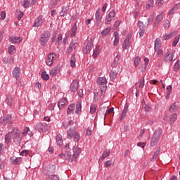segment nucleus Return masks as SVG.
<instances>
[{
  "label": "nucleus",
  "instance_id": "obj_3",
  "mask_svg": "<svg viewBox=\"0 0 180 180\" xmlns=\"http://www.w3.org/2000/svg\"><path fill=\"white\" fill-rule=\"evenodd\" d=\"M72 137H74L75 141H79L81 139L79 134L77 132L75 128L70 129L67 131V139L71 140Z\"/></svg>",
  "mask_w": 180,
  "mask_h": 180
},
{
  "label": "nucleus",
  "instance_id": "obj_61",
  "mask_svg": "<svg viewBox=\"0 0 180 180\" xmlns=\"http://www.w3.org/2000/svg\"><path fill=\"white\" fill-rule=\"evenodd\" d=\"M22 5H23L24 8H27V6H29V5H30V1H29V0H24V3Z\"/></svg>",
  "mask_w": 180,
  "mask_h": 180
},
{
  "label": "nucleus",
  "instance_id": "obj_26",
  "mask_svg": "<svg viewBox=\"0 0 180 180\" xmlns=\"http://www.w3.org/2000/svg\"><path fill=\"white\" fill-rule=\"evenodd\" d=\"M161 48V39L160 38H157L155 40V50H158V49Z\"/></svg>",
  "mask_w": 180,
  "mask_h": 180
},
{
  "label": "nucleus",
  "instance_id": "obj_50",
  "mask_svg": "<svg viewBox=\"0 0 180 180\" xmlns=\"http://www.w3.org/2000/svg\"><path fill=\"white\" fill-rule=\"evenodd\" d=\"M61 0H51V6H56V5H58V4H60V1Z\"/></svg>",
  "mask_w": 180,
  "mask_h": 180
},
{
  "label": "nucleus",
  "instance_id": "obj_56",
  "mask_svg": "<svg viewBox=\"0 0 180 180\" xmlns=\"http://www.w3.org/2000/svg\"><path fill=\"white\" fill-rule=\"evenodd\" d=\"M60 41H63V35L60 34L56 41V44H58V45H60Z\"/></svg>",
  "mask_w": 180,
  "mask_h": 180
},
{
  "label": "nucleus",
  "instance_id": "obj_31",
  "mask_svg": "<svg viewBox=\"0 0 180 180\" xmlns=\"http://www.w3.org/2000/svg\"><path fill=\"white\" fill-rule=\"evenodd\" d=\"M56 140L58 146H63V139L60 134L56 136Z\"/></svg>",
  "mask_w": 180,
  "mask_h": 180
},
{
  "label": "nucleus",
  "instance_id": "obj_25",
  "mask_svg": "<svg viewBox=\"0 0 180 180\" xmlns=\"http://www.w3.org/2000/svg\"><path fill=\"white\" fill-rule=\"evenodd\" d=\"M43 23V20H41V18L38 17L36 21L34 22L33 26L35 27H39L41 26V25Z\"/></svg>",
  "mask_w": 180,
  "mask_h": 180
},
{
  "label": "nucleus",
  "instance_id": "obj_53",
  "mask_svg": "<svg viewBox=\"0 0 180 180\" xmlns=\"http://www.w3.org/2000/svg\"><path fill=\"white\" fill-rule=\"evenodd\" d=\"M8 53H10V54L15 53V46L11 45L8 47Z\"/></svg>",
  "mask_w": 180,
  "mask_h": 180
},
{
  "label": "nucleus",
  "instance_id": "obj_6",
  "mask_svg": "<svg viewBox=\"0 0 180 180\" xmlns=\"http://www.w3.org/2000/svg\"><path fill=\"white\" fill-rule=\"evenodd\" d=\"M119 72H120V67H118V68L112 69L110 71V79H111V81H115V79H116V77H117V74H119Z\"/></svg>",
  "mask_w": 180,
  "mask_h": 180
},
{
  "label": "nucleus",
  "instance_id": "obj_9",
  "mask_svg": "<svg viewBox=\"0 0 180 180\" xmlns=\"http://www.w3.org/2000/svg\"><path fill=\"white\" fill-rule=\"evenodd\" d=\"M56 57V53L53 52L48 55L47 59L46 60V65H53V60Z\"/></svg>",
  "mask_w": 180,
  "mask_h": 180
},
{
  "label": "nucleus",
  "instance_id": "obj_16",
  "mask_svg": "<svg viewBox=\"0 0 180 180\" xmlns=\"http://www.w3.org/2000/svg\"><path fill=\"white\" fill-rule=\"evenodd\" d=\"M176 35V32H171L169 34H165L162 36V40H169V39H172V37H174V36Z\"/></svg>",
  "mask_w": 180,
  "mask_h": 180
},
{
  "label": "nucleus",
  "instance_id": "obj_39",
  "mask_svg": "<svg viewBox=\"0 0 180 180\" xmlns=\"http://www.w3.org/2000/svg\"><path fill=\"white\" fill-rule=\"evenodd\" d=\"M154 6V0H148L146 4V9H150V8H153Z\"/></svg>",
  "mask_w": 180,
  "mask_h": 180
},
{
  "label": "nucleus",
  "instance_id": "obj_20",
  "mask_svg": "<svg viewBox=\"0 0 180 180\" xmlns=\"http://www.w3.org/2000/svg\"><path fill=\"white\" fill-rule=\"evenodd\" d=\"M69 8L67 6H63L62 10L60 11V16H67Z\"/></svg>",
  "mask_w": 180,
  "mask_h": 180
},
{
  "label": "nucleus",
  "instance_id": "obj_49",
  "mask_svg": "<svg viewBox=\"0 0 180 180\" xmlns=\"http://www.w3.org/2000/svg\"><path fill=\"white\" fill-rule=\"evenodd\" d=\"M174 71L178 72L179 68H180V64H179V60H177L176 63L174 64L173 66Z\"/></svg>",
  "mask_w": 180,
  "mask_h": 180
},
{
  "label": "nucleus",
  "instance_id": "obj_41",
  "mask_svg": "<svg viewBox=\"0 0 180 180\" xmlns=\"http://www.w3.org/2000/svg\"><path fill=\"white\" fill-rule=\"evenodd\" d=\"M49 41L48 39H46L44 37H43L42 36H41L40 39H39V43L41 44V46H44L45 44H46V43Z\"/></svg>",
  "mask_w": 180,
  "mask_h": 180
},
{
  "label": "nucleus",
  "instance_id": "obj_22",
  "mask_svg": "<svg viewBox=\"0 0 180 180\" xmlns=\"http://www.w3.org/2000/svg\"><path fill=\"white\" fill-rule=\"evenodd\" d=\"M130 48V41L129 39H125L123 44H122V49L123 50H127Z\"/></svg>",
  "mask_w": 180,
  "mask_h": 180
},
{
  "label": "nucleus",
  "instance_id": "obj_38",
  "mask_svg": "<svg viewBox=\"0 0 180 180\" xmlns=\"http://www.w3.org/2000/svg\"><path fill=\"white\" fill-rule=\"evenodd\" d=\"M75 34H77V23H75V25L72 27L70 37H74V36H75Z\"/></svg>",
  "mask_w": 180,
  "mask_h": 180
},
{
  "label": "nucleus",
  "instance_id": "obj_2",
  "mask_svg": "<svg viewBox=\"0 0 180 180\" xmlns=\"http://www.w3.org/2000/svg\"><path fill=\"white\" fill-rule=\"evenodd\" d=\"M162 134V129H158L154 132L150 140L151 147H155V146L158 144V141H160V137H161Z\"/></svg>",
  "mask_w": 180,
  "mask_h": 180
},
{
  "label": "nucleus",
  "instance_id": "obj_29",
  "mask_svg": "<svg viewBox=\"0 0 180 180\" xmlns=\"http://www.w3.org/2000/svg\"><path fill=\"white\" fill-rule=\"evenodd\" d=\"M75 109V104L74 103L70 104L68 108V111H67L68 115H71V112H72Z\"/></svg>",
  "mask_w": 180,
  "mask_h": 180
},
{
  "label": "nucleus",
  "instance_id": "obj_33",
  "mask_svg": "<svg viewBox=\"0 0 180 180\" xmlns=\"http://www.w3.org/2000/svg\"><path fill=\"white\" fill-rule=\"evenodd\" d=\"M169 110L171 112H175V110H178V105H176V103H174L170 105Z\"/></svg>",
  "mask_w": 180,
  "mask_h": 180
},
{
  "label": "nucleus",
  "instance_id": "obj_11",
  "mask_svg": "<svg viewBox=\"0 0 180 180\" xmlns=\"http://www.w3.org/2000/svg\"><path fill=\"white\" fill-rule=\"evenodd\" d=\"M68 105V100L67 98H63L59 100V102L58 103V106L59 109H63L64 106Z\"/></svg>",
  "mask_w": 180,
  "mask_h": 180
},
{
  "label": "nucleus",
  "instance_id": "obj_24",
  "mask_svg": "<svg viewBox=\"0 0 180 180\" xmlns=\"http://www.w3.org/2000/svg\"><path fill=\"white\" fill-rule=\"evenodd\" d=\"M113 36L115 37L113 45L117 46L119 44V40H120L119 34L117 33V32H115L113 33Z\"/></svg>",
  "mask_w": 180,
  "mask_h": 180
},
{
  "label": "nucleus",
  "instance_id": "obj_40",
  "mask_svg": "<svg viewBox=\"0 0 180 180\" xmlns=\"http://www.w3.org/2000/svg\"><path fill=\"white\" fill-rule=\"evenodd\" d=\"M41 78L44 79V81H49L50 76L46 72H43L41 73Z\"/></svg>",
  "mask_w": 180,
  "mask_h": 180
},
{
  "label": "nucleus",
  "instance_id": "obj_27",
  "mask_svg": "<svg viewBox=\"0 0 180 180\" xmlns=\"http://www.w3.org/2000/svg\"><path fill=\"white\" fill-rule=\"evenodd\" d=\"M177 117H178V115L176 114H175V113L172 114L169 117L170 124H174V123H175V120H176Z\"/></svg>",
  "mask_w": 180,
  "mask_h": 180
},
{
  "label": "nucleus",
  "instance_id": "obj_28",
  "mask_svg": "<svg viewBox=\"0 0 180 180\" xmlns=\"http://www.w3.org/2000/svg\"><path fill=\"white\" fill-rule=\"evenodd\" d=\"M77 60L75 59V54H73L70 58V67L74 68L75 67V63Z\"/></svg>",
  "mask_w": 180,
  "mask_h": 180
},
{
  "label": "nucleus",
  "instance_id": "obj_60",
  "mask_svg": "<svg viewBox=\"0 0 180 180\" xmlns=\"http://www.w3.org/2000/svg\"><path fill=\"white\" fill-rule=\"evenodd\" d=\"M156 4L158 6H162L164 5V0H156Z\"/></svg>",
  "mask_w": 180,
  "mask_h": 180
},
{
  "label": "nucleus",
  "instance_id": "obj_57",
  "mask_svg": "<svg viewBox=\"0 0 180 180\" xmlns=\"http://www.w3.org/2000/svg\"><path fill=\"white\" fill-rule=\"evenodd\" d=\"M138 25L140 27V30H145L144 23L141 21H138Z\"/></svg>",
  "mask_w": 180,
  "mask_h": 180
},
{
  "label": "nucleus",
  "instance_id": "obj_62",
  "mask_svg": "<svg viewBox=\"0 0 180 180\" xmlns=\"http://www.w3.org/2000/svg\"><path fill=\"white\" fill-rule=\"evenodd\" d=\"M111 165H112V160H108L105 163V166L106 167V168H109V167H110Z\"/></svg>",
  "mask_w": 180,
  "mask_h": 180
},
{
  "label": "nucleus",
  "instance_id": "obj_42",
  "mask_svg": "<svg viewBox=\"0 0 180 180\" xmlns=\"http://www.w3.org/2000/svg\"><path fill=\"white\" fill-rule=\"evenodd\" d=\"M179 38H180V35H177L176 37H174V40L172 43L173 47H176V45L178 44V43L179 41Z\"/></svg>",
  "mask_w": 180,
  "mask_h": 180
},
{
  "label": "nucleus",
  "instance_id": "obj_43",
  "mask_svg": "<svg viewBox=\"0 0 180 180\" xmlns=\"http://www.w3.org/2000/svg\"><path fill=\"white\" fill-rule=\"evenodd\" d=\"M122 22L120 20H117L115 23H114V25H113V30H115V32H117V28L119 27V26H120V23Z\"/></svg>",
  "mask_w": 180,
  "mask_h": 180
},
{
  "label": "nucleus",
  "instance_id": "obj_32",
  "mask_svg": "<svg viewBox=\"0 0 180 180\" xmlns=\"http://www.w3.org/2000/svg\"><path fill=\"white\" fill-rule=\"evenodd\" d=\"M160 151H161V149L159 148L154 153L151 161H155V160H157V157H158V155L160 154Z\"/></svg>",
  "mask_w": 180,
  "mask_h": 180
},
{
  "label": "nucleus",
  "instance_id": "obj_1",
  "mask_svg": "<svg viewBox=\"0 0 180 180\" xmlns=\"http://www.w3.org/2000/svg\"><path fill=\"white\" fill-rule=\"evenodd\" d=\"M12 140L15 144H20V141H22L20 130L16 127L13 128L11 131L5 135V142L6 144H9Z\"/></svg>",
  "mask_w": 180,
  "mask_h": 180
},
{
  "label": "nucleus",
  "instance_id": "obj_36",
  "mask_svg": "<svg viewBox=\"0 0 180 180\" xmlns=\"http://www.w3.org/2000/svg\"><path fill=\"white\" fill-rule=\"evenodd\" d=\"M45 124H41V123L37 124L35 126V130H38V131H40V130H43V129H44Z\"/></svg>",
  "mask_w": 180,
  "mask_h": 180
},
{
  "label": "nucleus",
  "instance_id": "obj_8",
  "mask_svg": "<svg viewBox=\"0 0 180 180\" xmlns=\"http://www.w3.org/2000/svg\"><path fill=\"white\" fill-rule=\"evenodd\" d=\"M79 154H81V148L77 146H75L73 148V154H72V160L75 161L78 157H79Z\"/></svg>",
  "mask_w": 180,
  "mask_h": 180
},
{
  "label": "nucleus",
  "instance_id": "obj_47",
  "mask_svg": "<svg viewBox=\"0 0 180 180\" xmlns=\"http://www.w3.org/2000/svg\"><path fill=\"white\" fill-rule=\"evenodd\" d=\"M96 108H98V106L96 105H91V107H90L91 115H94V113H95V112H96Z\"/></svg>",
  "mask_w": 180,
  "mask_h": 180
},
{
  "label": "nucleus",
  "instance_id": "obj_63",
  "mask_svg": "<svg viewBox=\"0 0 180 180\" xmlns=\"http://www.w3.org/2000/svg\"><path fill=\"white\" fill-rule=\"evenodd\" d=\"M27 133H29V127H25L22 134L25 136V134H27Z\"/></svg>",
  "mask_w": 180,
  "mask_h": 180
},
{
  "label": "nucleus",
  "instance_id": "obj_37",
  "mask_svg": "<svg viewBox=\"0 0 180 180\" xmlns=\"http://www.w3.org/2000/svg\"><path fill=\"white\" fill-rule=\"evenodd\" d=\"M50 36H51V34H50L49 32L45 31L42 34L41 37L45 38L46 40H49Z\"/></svg>",
  "mask_w": 180,
  "mask_h": 180
},
{
  "label": "nucleus",
  "instance_id": "obj_35",
  "mask_svg": "<svg viewBox=\"0 0 180 180\" xmlns=\"http://www.w3.org/2000/svg\"><path fill=\"white\" fill-rule=\"evenodd\" d=\"M110 30H112V27H107L101 32V34H103V36H108Z\"/></svg>",
  "mask_w": 180,
  "mask_h": 180
},
{
  "label": "nucleus",
  "instance_id": "obj_15",
  "mask_svg": "<svg viewBox=\"0 0 180 180\" xmlns=\"http://www.w3.org/2000/svg\"><path fill=\"white\" fill-rule=\"evenodd\" d=\"M13 76L18 79L20 77V68L15 67L13 71Z\"/></svg>",
  "mask_w": 180,
  "mask_h": 180
},
{
  "label": "nucleus",
  "instance_id": "obj_48",
  "mask_svg": "<svg viewBox=\"0 0 180 180\" xmlns=\"http://www.w3.org/2000/svg\"><path fill=\"white\" fill-rule=\"evenodd\" d=\"M141 60V59L140 58V57H139V56L135 57L134 60V64L135 67L139 66V64Z\"/></svg>",
  "mask_w": 180,
  "mask_h": 180
},
{
  "label": "nucleus",
  "instance_id": "obj_7",
  "mask_svg": "<svg viewBox=\"0 0 180 180\" xmlns=\"http://www.w3.org/2000/svg\"><path fill=\"white\" fill-rule=\"evenodd\" d=\"M79 86V82L77 79L73 80L70 86V91L77 92V91H78Z\"/></svg>",
  "mask_w": 180,
  "mask_h": 180
},
{
  "label": "nucleus",
  "instance_id": "obj_30",
  "mask_svg": "<svg viewBox=\"0 0 180 180\" xmlns=\"http://www.w3.org/2000/svg\"><path fill=\"white\" fill-rule=\"evenodd\" d=\"M167 95H166V99H169V96L171 95V92H172V86L169 85L167 87Z\"/></svg>",
  "mask_w": 180,
  "mask_h": 180
},
{
  "label": "nucleus",
  "instance_id": "obj_13",
  "mask_svg": "<svg viewBox=\"0 0 180 180\" xmlns=\"http://www.w3.org/2000/svg\"><path fill=\"white\" fill-rule=\"evenodd\" d=\"M11 120H12V117L11 115H5L2 118H0V123L6 124L7 123H10Z\"/></svg>",
  "mask_w": 180,
  "mask_h": 180
},
{
  "label": "nucleus",
  "instance_id": "obj_19",
  "mask_svg": "<svg viewBox=\"0 0 180 180\" xmlns=\"http://www.w3.org/2000/svg\"><path fill=\"white\" fill-rule=\"evenodd\" d=\"M163 17H162V12L158 15V16L155 18V21L154 22V26H158V25H160V22H161V20H162Z\"/></svg>",
  "mask_w": 180,
  "mask_h": 180
},
{
  "label": "nucleus",
  "instance_id": "obj_34",
  "mask_svg": "<svg viewBox=\"0 0 180 180\" xmlns=\"http://www.w3.org/2000/svg\"><path fill=\"white\" fill-rule=\"evenodd\" d=\"M115 16H116V13L115 12V11L112 10L111 11H110L106 18H108V19H111L112 20L113 18H115Z\"/></svg>",
  "mask_w": 180,
  "mask_h": 180
},
{
  "label": "nucleus",
  "instance_id": "obj_18",
  "mask_svg": "<svg viewBox=\"0 0 180 180\" xmlns=\"http://www.w3.org/2000/svg\"><path fill=\"white\" fill-rule=\"evenodd\" d=\"M82 110V104L81 103V101H78L76 103V110H75V113L77 115H79Z\"/></svg>",
  "mask_w": 180,
  "mask_h": 180
},
{
  "label": "nucleus",
  "instance_id": "obj_10",
  "mask_svg": "<svg viewBox=\"0 0 180 180\" xmlns=\"http://www.w3.org/2000/svg\"><path fill=\"white\" fill-rule=\"evenodd\" d=\"M164 60L166 63H171L174 60V53L171 52H167L164 56Z\"/></svg>",
  "mask_w": 180,
  "mask_h": 180
},
{
  "label": "nucleus",
  "instance_id": "obj_51",
  "mask_svg": "<svg viewBox=\"0 0 180 180\" xmlns=\"http://www.w3.org/2000/svg\"><path fill=\"white\" fill-rule=\"evenodd\" d=\"M163 27H165V29H169V21L168 20L164 21Z\"/></svg>",
  "mask_w": 180,
  "mask_h": 180
},
{
  "label": "nucleus",
  "instance_id": "obj_12",
  "mask_svg": "<svg viewBox=\"0 0 180 180\" xmlns=\"http://www.w3.org/2000/svg\"><path fill=\"white\" fill-rule=\"evenodd\" d=\"M92 46H94V42L88 41L85 49H83V53L84 54H88V53L92 50Z\"/></svg>",
  "mask_w": 180,
  "mask_h": 180
},
{
  "label": "nucleus",
  "instance_id": "obj_55",
  "mask_svg": "<svg viewBox=\"0 0 180 180\" xmlns=\"http://www.w3.org/2000/svg\"><path fill=\"white\" fill-rule=\"evenodd\" d=\"M70 46H71L73 49H77L78 46V43H77L75 41H72L70 44Z\"/></svg>",
  "mask_w": 180,
  "mask_h": 180
},
{
  "label": "nucleus",
  "instance_id": "obj_23",
  "mask_svg": "<svg viewBox=\"0 0 180 180\" xmlns=\"http://www.w3.org/2000/svg\"><path fill=\"white\" fill-rule=\"evenodd\" d=\"M11 160L15 165H18V164H20V162H22V158L12 157L11 158Z\"/></svg>",
  "mask_w": 180,
  "mask_h": 180
},
{
  "label": "nucleus",
  "instance_id": "obj_46",
  "mask_svg": "<svg viewBox=\"0 0 180 180\" xmlns=\"http://www.w3.org/2000/svg\"><path fill=\"white\" fill-rule=\"evenodd\" d=\"M58 72V70L56 68H54L53 69H52L50 72V75H51V77H56V75H57V73Z\"/></svg>",
  "mask_w": 180,
  "mask_h": 180
},
{
  "label": "nucleus",
  "instance_id": "obj_45",
  "mask_svg": "<svg viewBox=\"0 0 180 180\" xmlns=\"http://www.w3.org/2000/svg\"><path fill=\"white\" fill-rule=\"evenodd\" d=\"M49 172L47 174H49V175H50V174H54V172H56V165H51L49 166Z\"/></svg>",
  "mask_w": 180,
  "mask_h": 180
},
{
  "label": "nucleus",
  "instance_id": "obj_17",
  "mask_svg": "<svg viewBox=\"0 0 180 180\" xmlns=\"http://www.w3.org/2000/svg\"><path fill=\"white\" fill-rule=\"evenodd\" d=\"M10 41H12L14 44H19L22 41V39L20 37H10Z\"/></svg>",
  "mask_w": 180,
  "mask_h": 180
},
{
  "label": "nucleus",
  "instance_id": "obj_59",
  "mask_svg": "<svg viewBox=\"0 0 180 180\" xmlns=\"http://www.w3.org/2000/svg\"><path fill=\"white\" fill-rule=\"evenodd\" d=\"M110 154V151H108V152H106V151H104L103 153V155L101 156V158H106V157H108V155Z\"/></svg>",
  "mask_w": 180,
  "mask_h": 180
},
{
  "label": "nucleus",
  "instance_id": "obj_5",
  "mask_svg": "<svg viewBox=\"0 0 180 180\" xmlns=\"http://www.w3.org/2000/svg\"><path fill=\"white\" fill-rule=\"evenodd\" d=\"M60 158L62 160H67L68 161H75L72 160V155L68 152L65 151V153H62L59 155Z\"/></svg>",
  "mask_w": 180,
  "mask_h": 180
},
{
  "label": "nucleus",
  "instance_id": "obj_58",
  "mask_svg": "<svg viewBox=\"0 0 180 180\" xmlns=\"http://www.w3.org/2000/svg\"><path fill=\"white\" fill-rule=\"evenodd\" d=\"M144 77L139 81V88H144Z\"/></svg>",
  "mask_w": 180,
  "mask_h": 180
},
{
  "label": "nucleus",
  "instance_id": "obj_4",
  "mask_svg": "<svg viewBox=\"0 0 180 180\" xmlns=\"http://www.w3.org/2000/svg\"><path fill=\"white\" fill-rule=\"evenodd\" d=\"M106 78L105 77H99L97 79V84L100 85V89H101V94H105L106 91V89L108 86H106Z\"/></svg>",
  "mask_w": 180,
  "mask_h": 180
},
{
  "label": "nucleus",
  "instance_id": "obj_54",
  "mask_svg": "<svg viewBox=\"0 0 180 180\" xmlns=\"http://www.w3.org/2000/svg\"><path fill=\"white\" fill-rule=\"evenodd\" d=\"M155 51H156L158 53V57H161V56H162V54H164V52L162 51V49H155Z\"/></svg>",
  "mask_w": 180,
  "mask_h": 180
},
{
  "label": "nucleus",
  "instance_id": "obj_21",
  "mask_svg": "<svg viewBox=\"0 0 180 180\" xmlns=\"http://www.w3.org/2000/svg\"><path fill=\"white\" fill-rule=\"evenodd\" d=\"M120 60V55H117L113 60V63L111 64V67H112V68H115V67H117Z\"/></svg>",
  "mask_w": 180,
  "mask_h": 180
},
{
  "label": "nucleus",
  "instance_id": "obj_44",
  "mask_svg": "<svg viewBox=\"0 0 180 180\" xmlns=\"http://www.w3.org/2000/svg\"><path fill=\"white\" fill-rule=\"evenodd\" d=\"M6 103H7V105L8 106H12V103H13V101H12V96H8L6 99Z\"/></svg>",
  "mask_w": 180,
  "mask_h": 180
},
{
  "label": "nucleus",
  "instance_id": "obj_52",
  "mask_svg": "<svg viewBox=\"0 0 180 180\" xmlns=\"http://www.w3.org/2000/svg\"><path fill=\"white\" fill-rule=\"evenodd\" d=\"M49 179L50 180H60V179L58 178V176L57 175H49Z\"/></svg>",
  "mask_w": 180,
  "mask_h": 180
},
{
  "label": "nucleus",
  "instance_id": "obj_14",
  "mask_svg": "<svg viewBox=\"0 0 180 180\" xmlns=\"http://www.w3.org/2000/svg\"><path fill=\"white\" fill-rule=\"evenodd\" d=\"M96 24L100 25L101 22L102 21V16H101V8H98L96 12Z\"/></svg>",
  "mask_w": 180,
  "mask_h": 180
},
{
  "label": "nucleus",
  "instance_id": "obj_64",
  "mask_svg": "<svg viewBox=\"0 0 180 180\" xmlns=\"http://www.w3.org/2000/svg\"><path fill=\"white\" fill-rule=\"evenodd\" d=\"M99 56V52L98 51H94L93 58H96Z\"/></svg>",
  "mask_w": 180,
  "mask_h": 180
}]
</instances>
